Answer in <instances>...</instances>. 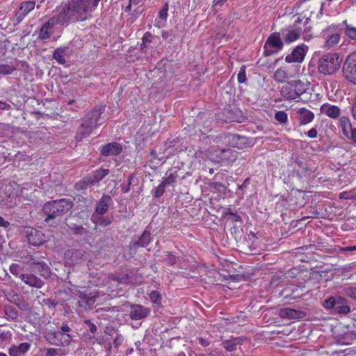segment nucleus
Masks as SVG:
<instances>
[{"label": "nucleus", "instance_id": "16", "mask_svg": "<svg viewBox=\"0 0 356 356\" xmlns=\"http://www.w3.org/2000/svg\"><path fill=\"white\" fill-rule=\"evenodd\" d=\"M295 111L298 114V120L302 125L311 122L314 118V114L305 108H297Z\"/></svg>", "mask_w": 356, "mask_h": 356}, {"label": "nucleus", "instance_id": "8", "mask_svg": "<svg viewBox=\"0 0 356 356\" xmlns=\"http://www.w3.org/2000/svg\"><path fill=\"white\" fill-rule=\"evenodd\" d=\"M343 73L347 80L356 84V53H353L346 58L343 67Z\"/></svg>", "mask_w": 356, "mask_h": 356}, {"label": "nucleus", "instance_id": "43", "mask_svg": "<svg viewBox=\"0 0 356 356\" xmlns=\"http://www.w3.org/2000/svg\"><path fill=\"white\" fill-rule=\"evenodd\" d=\"M335 310L339 314H346L350 312V308L347 305H339L337 303V305L335 306Z\"/></svg>", "mask_w": 356, "mask_h": 356}, {"label": "nucleus", "instance_id": "62", "mask_svg": "<svg viewBox=\"0 0 356 356\" xmlns=\"http://www.w3.org/2000/svg\"><path fill=\"white\" fill-rule=\"evenodd\" d=\"M91 219H92V222H95V223H97V217H96V216H95V214H93V215H92V218H91Z\"/></svg>", "mask_w": 356, "mask_h": 356}, {"label": "nucleus", "instance_id": "18", "mask_svg": "<svg viewBox=\"0 0 356 356\" xmlns=\"http://www.w3.org/2000/svg\"><path fill=\"white\" fill-rule=\"evenodd\" d=\"M19 278L27 285L38 289L43 286L44 282L34 275L20 274Z\"/></svg>", "mask_w": 356, "mask_h": 356}, {"label": "nucleus", "instance_id": "39", "mask_svg": "<svg viewBox=\"0 0 356 356\" xmlns=\"http://www.w3.org/2000/svg\"><path fill=\"white\" fill-rule=\"evenodd\" d=\"M7 188L8 186H0V205L6 204V201L10 196L8 193Z\"/></svg>", "mask_w": 356, "mask_h": 356}, {"label": "nucleus", "instance_id": "38", "mask_svg": "<svg viewBox=\"0 0 356 356\" xmlns=\"http://www.w3.org/2000/svg\"><path fill=\"white\" fill-rule=\"evenodd\" d=\"M346 34L351 40H356V26L352 24H346Z\"/></svg>", "mask_w": 356, "mask_h": 356}, {"label": "nucleus", "instance_id": "19", "mask_svg": "<svg viewBox=\"0 0 356 356\" xmlns=\"http://www.w3.org/2000/svg\"><path fill=\"white\" fill-rule=\"evenodd\" d=\"M150 310L141 305H134L131 308L130 316L133 320H140L149 315Z\"/></svg>", "mask_w": 356, "mask_h": 356}, {"label": "nucleus", "instance_id": "64", "mask_svg": "<svg viewBox=\"0 0 356 356\" xmlns=\"http://www.w3.org/2000/svg\"><path fill=\"white\" fill-rule=\"evenodd\" d=\"M226 214L234 215V213L231 211L230 209H227V210L226 211Z\"/></svg>", "mask_w": 356, "mask_h": 356}, {"label": "nucleus", "instance_id": "49", "mask_svg": "<svg viewBox=\"0 0 356 356\" xmlns=\"http://www.w3.org/2000/svg\"><path fill=\"white\" fill-rule=\"evenodd\" d=\"M168 6L166 3L164 7L159 11V16L161 20H165L168 17Z\"/></svg>", "mask_w": 356, "mask_h": 356}, {"label": "nucleus", "instance_id": "15", "mask_svg": "<svg viewBox=\"0 0 356 356\" xmlns=\"http://www.w3.org/2000/svg\"><path fill=\"white\" fill-rule=\"evenodd\" d=\"M35 3L34 1H24L20 4L19 9L15 14L16 20L20 22L27 15V14L33 10Z\"/></svg>", "mask_w": 356, "mask_h": 356}, {"label": "nucleus", "instance_id": "1", "mask_svg": "<svg viewBox=\"0 0 356 356\" xmlns=\"http://www.w3.org/2000/svg\"><path fill=\"white\" fill-rule=\"evenodd\" d=\"M100 0H71L62 10L64 17L78 21L89 19Z\"/></svg>", "mask_w": 356, "mask_h": 356}, {"label": "nucleus", "instance_id": "3", "mask_svg": "<svg viewBox=\"0 0 356 356\" xmlns=\"http://www.w3.org/2000/svg\"><path fill=\"white\" fill-rule=\"evenodd\" d=\"M341 59L337 53H330L323 56L318 60V70L324 74H332L339 70Z\"/></svg>", "mask_w": 356, "mask_h": 356}, {"label": "nucleus", "instance_id": "34", "mask_svg": "<svg viewBox=\"0 0 356 356\" xmlns=\"http://www.w3.org/2000/svg\"><path fill=\"white\" fill-rule=\"evenodd\" d=\"M152 35L149 33H145L142 38L140 49L143 52L146 53L151 43Z\"/></svg>", "mask_w": 356, "mask_h": 356}, {"label": "nucleus", "instance_id": "63", "mask_svg": "<svg viewBox=\"0 0 356 356\" xmlns=\"http://www.w3.org/2000/svg\"><path fill=\"white\" fill-rule=\"evenodd\" d=\"M6 108V103L0 102V109H4Z\"/></svg>", "mask_w": 356, "mask_h": 356}, {"label": "nucleus", "instance_id": "6", "mask_svg": "<svg viewBox=\"0 0 356 356\" xmlns=\"http://www.w3.org/2000/svg\"><path fill=\"white\" fill-rule=\"evenodd\" d=\"M304 92V83L300 80L288 82L280 90L281 95L287 99H295Z\"/></svg>", "mask_w": 356, "mask_h": 356}, {"label": "nucleus", "instance_id": "59", "mask_svg": "<svg viewBox=\"0 0 356 356\" xmlns=\"http://www.w3.org/2000/svg\"><path fill=\"white\" fill-rule=\"evenodd\" d=\"M110 223H111V222L109 220H106L104 219L99 220V225L106 226V225H109Z\"/></svg>", "mask_w": 356, "mask_h": 356}, {"label": "nucleus", "instance_id": "12", "mask_svg": "<svg viewBox=\"0 0 356 356\" xmlns=\"http://www.w3.org/2000/svg\"><path fill=\"white\" fill-rule=\"evenodd\" d=\"M301 30L298 28L289 27L282 29L280 35L283 41L287 44H290L296 41L300 36Z\"/></svg>", "mask_w": 356, "mask_h": 356}, {"label": "nucleus", "instance_id": "31", "mask_svg": "<svg viewBox=\"0 0 356 356\" xmlns=\"http://www.w3.org/2000/svg\"><path fill=\"white\" fill-rule=\"evenodd\" d=\"M339 127L343 135H346L353 128L350 119L344 116L340 118Z\"/></svg>", "mask_w": 356, "mask_h": 356}, {"label": "nucleus", "instance_id": "20", "mask_svg": "<svg viewBox=\"0 0 356 356\" xmlns=\"http://www.w3.org/2000/svg\"><path fill=\"white\" fill-rule=\"evenodd\" d=\"M279 315L282 318L297 319L302 317V312L291 308H284L279 311Z\"/></svg>", "mask_w": 356, "mask_h": 356}, {"label": "nucleus", "instance_id": "51", "mask_svg": "<svg viewBox=\"0 0 356 356\" xmlns=\"http://www.w3.org/2000/svg\"><path fill=\"white\" fill-rule=\"evenodd\" d=\"M85 323L88 325L89 330L92 333H95L97 332V326L90 322L89 320L85 321Z\"/></svg>", "mask_w": 356, "mask_h": 356}, {"label": "nucleus", "instance_id": "35", "mask_svg": "<svg viewBox=\"0 0 356 356\" xmlns=\"http://www.w3.org/2000/svg\"><path fill=\"white\" fill-rule=\"evenodd\" d=\"M340 40V35L337 33L331 35L326 40L325 47L327 49L333 47L339 43Z\"/></svg>", "mask_w": 356, "mask_h": 356}, {"label": "nucleus", "instance_id": "27", "mask_svg": "<svg viewBox=\"0 0 356 356\" xmlns=\"http://www.w3.org/2000/svg\"><path fill=\"white\" fill-rule=\"evenodd\" d=\"M54 31V24H44L39 31L38 38L40 39L49 38Z\"/></svg>", "mask_w": 356, "mask_h": 356}, {"label": "nucleus", "instance_id": "41", "mask_svg": "<svg viewBox=\"0 0 356 356\" xmlns=\"http://www.w3.org/2000/svg\"><path fill=\"white\" fill-rule=\"evenodd\" d=\"M149 298L154 304L157 305H161V297L159 291H152L149 293Z\"/></svg>", "mask_w": 356, "mask_h": 356}, {"label": "nucleus", "instance_id": "54", "mask_svg": "<svg viewBox=\"0 0 356 356\" xmlns=\"http://www.w3.org/2000/svg\"><path fill=\"white\" fill-rule=\"evenodd\" d=\"M351 111L353 118L356 120V95L353 100Z\"/></svg>", "mask_w": 356, "mask_h": 356}, {"label": "nucleus", "instance_id": "9", "mask_svg": "<svg viewBox=\"0 0 356 356\" xmlns=\"http://www.w3.org/2000/svg\"><path fill=\"white\" fill-rule=\"evenodd\" d=\"M308 50V47L305 44L297 46L290 54L285 57V61L289 63H302L305 57Z\"/></svg>", "mask_w": 356, "mask_h": 356}, {"label": "nucleus", "instance_id": "29", "mask_svg": "<svg viewBox=\"0 0 356 356\" xmlns=\"http://www.w3.org/2000/svg\"><path fill=\"white\" fill-rule=\"evenodd\" d=\"M273 77L277 82L284 83L289 79V75L284 67H280L275 70Z\"/></svg>", "mask_w": 356, "mask_h": 356}, {"label": "nucleus", "instance_id": "45", "mask_svg": "<svg viewBox=\"0 0 356 356\" xmlns=\"http://www.w3.org/2000/svg\"><path fill=\"white\" fill-rule=\"evenodd\" d=\"M166 185L161 182L158 187L155 189L154 197H160L165 192V188Z\"/></svg>", "mask_w": 356, "mask_h": 356}, {"label": "nucleus", "instance_id": "46", "mask_svg": "<svg viewBox=\"0 0 356 356\" xmlns=\"http://www.w3.org/2000/svg\"><path fill=\"white\" fill-rule=\"evenodd\" d=\"M323 305L327 309H331L333 307L335 308V306L337 305V302H336L335 299L333 297H331V298H328L327 300H325Z\"/></svg>", "mask_w": 356, "mask_h": 356}, {"label": "nucleus", "instance_id": "26", "mask_svg": "<svg viewBox=\"0 0 356 356\" xmlns=\"http://www.w3.org/2000/svg\"><path fill=\"white\" fill-rule=\"evenodd\" d=\"M243 340L242 338L236 337L225 341L222 344L227 351H233L236 349L238 346H241L243 343Z\"/></svg>", "mask_w": 356, "mask_h": 356}, {"label": "nucleus", "instance_id": "4", "mask_svg": "<svg viewBox=\"0 0 356 356\" xmlns=\"http://www.w3.org/2000/svg\"><path fill=\"white\" fill-rule=\"evenodd\" d=\"M99 115L100 112L97 110L92 111L86 115L79 128L78 135L79 140H81L83 137L88 136L91 131L96 127Z\"/></svg>", "mask_w": 356, "mask_h": 356}, {"label": "nucleus", "instance_id": "55", "mask_svg": "<svg viewBox=\"0 0 356 356\" xmlns=\"http://www.w3.org/2000/svg\"><path fill=\"white\" fill-rule=\"evenodd\" d=\"M122 341H123L122 336L120 334H117V336L115 337V338L114 339V345L116 347H118L122 344Z\"/></svg>", "mask_w": 356, "mask_h": 356}, {"label": "nucleus", "instance_id": "37", "mask_svg": "<svg viewBox=\"0 0 356 356\" xmlns=\"http://www.w3.org/2000/svg\"><path fill=\"white\" fill-rule=\"evenodd\" d=\"M275 119L282 124H286L288 122V115L286 113L283 111L276 112Z\"/></svg>", "mask_w": 356, "mask_h": 356}, {"label": "nucleus", "instance_id": "30", "mask_svg": "<svg viewBox=\"0 0 356 356\" xmlns=\"http://www.w3.org/2000/svg\"><path fill=\"white\" fill-rule=\"evenodd\" d=\"M35 270L40 273V275L44 277H49L50 276V271L48 266L43 261L38 262L34 266Z\"/></svg>", "mask_w": 356, "mask_h": 356}, {"label": "nucleus", "instance_id": "23", "mask_svg": "<svg viewBox=\"0 0 356 356\" xmlns=\"http://www.w3.org/2000/svg\"><path fill=\"white\" fill-rule=\"evenodd\" d=\"M226 138L227 139V142L229 143L231 146L237 147L238 149L244 147L246 140L245 137H241L236 134H229Z\"/></svg>", "mask_w": 356, "mask_h": 356}, {"label": "nucleus", "instance_id": "58", "mask_svg": "<svg viewBox=\"0 0 356 356\" xmlns=\"http://www.w3.org/2000/svg\"><path fill=\"white\" fill-rule=\"evenodd\" d=\"M61 332H64V333H67V334H69L70 331V328L67 326V325H63L60 328V330Z\"/></svg>", "mask_w": 356, "mask_h": 356}, {"label": "nucleus", "instance_id": "44", "mask_svg": "<svg viewBox=\"0 0 356 356\" xmlns=\"http://www.w3.org/2000/svg\"><path fill=\"white\" fill-rule=\"evenodd\" d=\"M345 295L347 296L356 299V286H349L343 289Z\"/></svg>", "mask_w": 356, "mask_h": 356}, {"label": "nucleus", "instance_id": "5", "mask_svg": "<svg viewBox=\"0 0 356 356\" xmlns=\"http://www.w3.org/2000/svg\"><path fill=\"white\" fill-rule=\"evenodd\" d=\"M238 152L232 149H212L209 158L215 163H231L236 159Z\"/></svg>", "mask_w": 356, "mask_h": 356}, {"label": "nucleus", "instance_id": "14", "mask_svg": "<svg viewBox=\"0 0 356 356\" xmlns=\"http://www.w3.org/2000/svg\"><path fill=\"white\" fill-rule=\"evenodd\" d=\"M65 257L70 264H76L86 259V252L81 250H69L65 253Z\"/></svg>", "mask_w": 356, "mask_h": 356}, {"label": "nucleus", "instance_id": "52", "mask_svg": "<svg viewBox=\"0 0 356 356\" xmlns=\"http://www.w3.org/2000/svg\"><path fill=\"white\" fill-rule=\"evenodd\" d=\"M307 136L310 138H315L317 137V129L316 128H312L308 132Z\"/></svg>", "mask_w": 356, "mask_h": 356}, {"label": "nucleus", "instance_id": "17", "mask_svg": "<svg viewBox=\"0 0 356 356\" xmlns=\"http://www.w3.org/2000/svg\"><path fill=\"white\" fill-rule=\"evenodd\" d=\"M122 150V146L117 143H108L103 146L101 149L102 155L108 156L118 155Z\"/></svg>", "mask_w": 356, "mask_h": 356}, {"label": "nucleus", "instance_id": "2", "mask_svg": "<svg viewBox=\"0 0 356 356\" xmlns=\"http://www.w3.org/2000/svg\"><path fill=\"white\" fill-rule=\"evenodd\" d=\"M72 202L67 199H60L47 202L42 211L47 216L46 220L63 215L72 207Z\"/></svg>", "mask_w": 356, "mask_h": 356}, {"label": "nucleus", "instance_id": "47", "mask_svg": "<svg viewBox=\"0 0 356 356\" xmlns=\"http://www.w3.org/2000/svg\"><path fill=\"white\" fill-rule=\"evenodd\" d=\"M348 139L356 144V128H352L346 135Z\"/></svg>", "mask_w": 356, "mask_h": 356}, {"label": "nucleus", "instance_id": "53", "mask_svg": "<svg viewBox=\"0 0 356 356\" xmlns=\"http://www.w3.org/2000/svg\"><path fill=\"white\" fill-rule=\"evenodd\" d=\"M166 261L170 265H174L177 261L176 257L169 253L166 258Z\"/></svg>", "mask_w": 356, "mask_h": 356}, {"label": "nucleus", "instance_id": "33", "mask_svg": "<svg viewBox=\"0 0 356 356\" xmlns=\"http://www.w3.org/2000/svg\"><path fill=\"white\" fill-rule=\"evenodd\" d=\"M178 177L177 172L174 171L166 173V177L163 179L162 182L167 185H172L177 182V179Z\"/></svg>", "mask_w": 356, "mask_h": 356}, {"label": "nucleus", "instance_id": "32", "mask_svg": "<svg viewBox=\"0 0 356 356\" xmlns=\"http://www.w3.org/2000/svg\"><path fill=\"white\" fill-rule=\"evenodd\" d=\"M3 312L8 319L15 320L18 317L17 310L10 305H6Z\"/></svg>", "mask_w": 356, "mask_h": 356}, {"label": "nucleus", "instance_id": "24", "mask_svg": "<svg viewBox=\"0 0 356 356\" xmlns=\"http://www.w3.org/2000/svg\"><path fill=\"white\" fill-rule=\"evenodd\" d=\"M30 348V344L24 342L19 346H13L9 349L10 356H21L27 352Z\"/></svg>", "mask_w": 356, "mask_h": 356}, {"label": "nucleus", "instance_id": "22", "mask_svg": "<svg viewBox=\"0 0 356 356\" xmlns=\"http://www.w3.org/2000/svg\"><path fill=\"white\" fill-rule=\"evenodd\" d=\"M111 202L112 200L109 195H103L96 206L95 213L101 215L104 214Z\"/></svg>", "mask_w": 356, "mask_h": 356}, {"label": "nucleus", "instance_id": "7", "mask_svg": "<svg viewBox=\"0 0 356 356\" xmlns=\"http://www.w3.org/2000/svg\"><path fill=\"white\" fill-rule=\"evenodd\" d=\"M47 340L54 346H67L71 341L72 337L70 334L64 333L60 330L49 331L46 333Z\"/></svg>", "mask_w": 356, "mask_h": 356}, {"label": "nucleus", "instance_id": "48", "mask_svg": "<svg viewBox=\"0 0 356 356\" xmlns=\"http://www.w3.org/2000/svg\"><path fill=\"white\" fill-rule=\"evenodd\" d=\"M238 81L241 83H244L246 80L245 70L244 67H242L237 76Z\"/></svg>", "mask_w": 356, "mask_h": 356}, {"label": "nucleus", "instance_id": "50", "mask_svg": "<svg viewBox=\"0 0 356 356\" xmlns=\"http://www.w3.org/2000/svg\"><path fill=\"white\" fill-rule=\"evenodd\" d=\"M10 271L14 275L19 276V266L17 264H13L10 266Z\"/></svg>", "mask_w": 356, "mask_h": 356}, {"label": "nucleus", "instance_id": "40", "mask_svg": "<svg viewBox=\"0 0 356 356\" xmlns=\"http://www.w3.org/2000/svg\"><path fill=\"white\" fill-rule=\"evenodd\" d=\"M67 354V351L62 349H56V348H47L46 350V356H61L65 355Z\"/></svg>", "mask_w": 356, "mask_h": 356}, {"label": "nucleus", "instance_id": "61", "mask_svg": "<svg viewBox=\"0 0 356 356\" xmlns=\"http://www.w3.org/2000/svg\"><path fill=\"white\" fill-rule=\"evenodd\" d=\"M142 0H130L131 3L138 4L140 3Z\"/></svg>", "mask_w": 356, "mask_h": 356}, {"label": "nucleus", "instance_id": "57", "mask_svg": "<svg viewBox=\"0 0 356 356\" xmlns=\"http://www.w3.org/2000/svg\"><path fill=\"white\" fill-rule=\"evenodd\" d=\"M339 197L341 199H349L350 197V195L348 192H343V193H341L340 195H339Z\"/></svg>", "mask_w": 356, "mask_h": 356}, {"label": "nucleus", "instance_id": "10", "mask_svg": "<svg viewBox=\"0 0 356 356\" xmlns=\"http://www.w3.org/2000/svg\"><path fill=\"white\" fill-rule=\"evenodd\" d=\"M72 53L73 49L70 47H59L54 51L52 57L58 64L65 65Z\"/></svg>", "mask_w": 356, "mask_h": 356}, {"label": "nucleus", "instance_id": "13", "mask_svg": "<svg viewBox=\"0 0 356 356\" xmlns=\"http://www.w3.org/2000/svg\"><path fill=\"white\" fill-rule=\"evenodd\" d=\"M26 236L29 243L35 246H39L45 242L44 235L42 232L30 228L26 231Z\"/></svg>", "mask_w": 356, "mask_h": 356}, {"label": "nucleus", "instance_id": "42", "mask_svg": "<svg viewBox=\"0 0 356 356\" xmlns=\"http://www.w3.org/2000/svg\"><path fill=\"white\" fill-rule=\"evenodd\" d=\"M108 174V170L107 169H99L94 173V181H98L102 179Z\"/></svg>", "mask_w": 356, "mask_h": 356}, {"label": "nucleus", "instance_id": "11", "mask_svg": "<svg viewBox=\"0 0 356 356\" xmlns=\"http://www.w3.org/2000/svg\"><path fill=\"white\" fill-rule=\"evenodd\" d=\"M98 297L99 293L97 291L89 293H81L79 296L78 305L79 307H83L85 309H88L94 305Z\"/></svg>", "mask_w": 356, "mask_h": 356}, {"label": "nucleus", "instance_id": "21", "mask_svg": "<svg viewBox=\"0 0 356 356\" xmlns=\"http://www.w3.org/2000/svg\"><path fill=\"white\" fill-rule=\"evenodd\" d=\"M321 111L331 118H337L341 114L340 108L335 105L323 104L321 106Z\"/></svg>", "mask_w": 356, "mask_h": 356}, {"label": "nucleus", "instance_id": "28", "mask_svg": "<svg viewBox=\"0 0 356 356\" xmlns=\"http://www.w3.org/2000/svg\"><path fill=\"white\" fill-rule=\"evenodd\" d=\"M267 42L273 47L278 48L280 49L283 47V40L280 33L278 34H272L268 39Z\"/></svg>", "mask_w": 356, "mask_h": 356}, {"label": "nucleus", "instance_id": "60", "mask_svg": "<svg viewBox=\"0 0 356 356\" xmlns=\"http://www.w3.org/2000/svg\"><path fill=\"white\" fill-rule=\"evenodd\" d=\"M227 0H213V4L215 6H219L223 4Z\"/></svg>", "mask_w": 356, "mask_h": 356}, {"label": "nucleus", "instance_id": "56", "mask_svg": "<svg viewBox=\"0 0 356 356\" xmlns=\"http://www.w3.org/2000/svg\"><path fill=\"white\" fill-rule=\"evenodd\" d=\"M10 226V222L7 220H5L1 216H0V227L3 228H8Z\"/></svg>", "mask_w": 356, "mask_h": 356}, {"label": "nucleus", "instance_id": "25", "mask_svg": "<svg viewBox=\"0 0 356 356\" xmlns=\"http://www.w3.org/2000/svg\"><path fill=\"white\" fill-rule=\"evenodd\" d=\"M151 241V233L149 231H145L137 241H132L131 245L133 247H145Z\"/></svg>", "mask_w": 356, "mask_h": 356}, {"label": "nucleus", "instance_id": "36", "mask_svg": "<svg viewBox=\"0 0 356 356\" xmlns=\"http://www.w3.org/2000/svg\"><path fill=\"white\" fill-rule=\"evenodd\" d=\"M17 70V67L11 64H1L0 74L8 75L11 74Z\"/></svg>", "mask_w": 356, "mask_h": 356}]
</instances>
